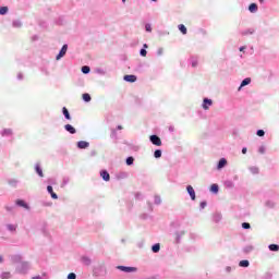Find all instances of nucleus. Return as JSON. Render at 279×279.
I'll return each instance as SVG.
<instances>
[{
	"mask_svg": "<svg viewBox=\"0 0 279 279\" xmlns=\"http://www.w3.org/2000/svg\"><path fill=\"white\" fill-rule=\"evenodd\" d=\"M149 141L153 145H156V147H160L162 145V140H160L158 135H150Z\"/></svg>",
	"mask_w": 279,
	"mask_h": 279,
	"instance_id": "obj_1",
	"label": "nucleus"
},
{
	"mask_svg": "<svg viewBox=\"0 0 279 279\" xmlns=\"http://www.w3.org/2000/svg\"><path fill=\"white\" fill-rule=\"evenodd\" d=\"M69 49L68 45H63L59 54L57 56V60H61V58H64V56H66V51Z\"/></svg>",
	"mask_w": 279,
	"mask_h": 279,
	"instance_id": "obj_2",
	"label": "nucleus"
},
{
	"mask_svg": "<svg viewBox=\"0 0 279 279\" xmlns=\"http://www.w3.org/2000/svg\"><path fill=\"white\" fill-rule=\"evenodd\" d=\"M120 271H124L125 274H132V271H136V267H126V266H118Z\"/></svg>",
	"mask_w": 279,
	"mask_h": 279,
	"instance_id": "obj_3",
	"label": "nucleus"
},
{
	"mask_svg": "<svg viewBox=\"0 0 279 279\" xmlns=\"http://www.w3.org/2000/svg\"><path fill=\"white\" fill-rule=\"evenodd\" d=\"M209 106H213V100L211 99H208V98H205L203 100V109L204 110H208L209 109Z\"/></svg>",
	"mask_w": 279,
	"mask_h": 279,
	"instance_id": "obj_4",
	"label": "nucleus"
},
{
	"mask_svg": "<svg viewBox=\"0 0 279 279\" xmlns=\"http://www.w3.org/2000/svg\"><path fill=\"white\" fill-rule=\"evenodd\" d=\"M89 145H90V144H89L88 142H86V141H80V142L77 143L78 149H86Z\"/></svg>",
	"mask_w": 279,
	"mask_h": 279,
	"instance_id": "obj_5",
	"label": "nucleus"
},
{
	"mask_svg": "<svg viewBox=\"0 0 279 279\" xmlns=\"http://www.w3.org/2000/svg\"><path fill=\"white\" fill-rule=\"evenodd\" d=\"M250 84H252V78H250V77L244 78V80L242 81L240 87H239V90H241V89L243 88V86H247V85H250Z\"/></svg>",
	"mask_w": 279,
	"mask_h": 279,
	"instance_id": "obj_6",
	"label": "nucleus"
},
{
	"mask_svg": "<svg viewBox=\"0 0 279 279\" xmlns=\"http://www.w3.org/2000/svg\"><path fill=\"white\" fill-rule=\"evenodd\" d=\"M186 190L191 199L195 201V190L191 185H187Z\"/></svg>",
	"mask_w": 279,
	"mask_h": 279,
	"instance_id": "obj_7",
	"label": "nucleus"
},
{
	"mask_svg": "<svg viewBox=\"0 0 279 279\" xmlns=\"http://www.w3.org/2000/svg\"><path fill=\"white\" fill-rule=\"evenodd\" d=\"M16 205L17 206H21L22 208H25L26 210H29V206L26 204V202L25 201H23V199H17L16 201Z\"/></svg>",
	"mask_w": 279,
	"mask_h": 279,
	"instance_id": "obj_8",
	"label": "nucleus"
},
{
	"mask_svg": "<svg viewBox=\"0 0 279 279\" xmlns=\"http://www.w3.org/2000/svg\"><path fill=\"white\" fill-rule=\"evenodd\" d=\"M47 191L51 195L52 199H58V194L53 192V187L51 185L47 186Z\"/></svg>",
	"mask_w": 279,
	"mask_h": 279,
	"instance_id": "obj_9",
	"label": "nucleus"
},
{
	"mask_svg": "<svg viewBox=\"0 0 279 279\" xmlns=\"http://www.w3.org/2000/svg\"><path fill=\"white\" fill-rule=\"evenodd\" d=\"M100 175L105 182H110V173H108V171H101Z\"/></svg>",
	"mask_w": 279,
	"mask_h": 279,
	"instance_id": "obj_10",
	"label": "nucleus"
},
{
	"mask_svg": "<svg viewBox=\"0 0 279 279\" xmlns=\"http://www.w3.org/2000/svg\"><path fill=\"white\" fill-rule=\"evenodd\" d=\"M228 165V160H226V158H221L218 162L217 168L218 169H223V167H226Z\"/></svg>",
	"mask_w": 279,
	"mask_h": 279,
	"instance_id": "obj_11",
	"label": "nucleus"
},
{
	"mask_svg": "<svg viewBox=\"0 0 279 279\" xmlns=\"http://www.w3.org/2000/svg\"><path fill=\"white\" fill-rule=\"evenodd\" d=\"M64 129L66 130V132H69L70 134H75L76 130L75 128H73V125L71 124H65Z\"/></svg>",
	"mask_w": 279,
	"mask_h": 279,
	"instance_id": "obj_12",
	"label": "nucleus"
},
{
	"mask_svg": "<svg viewBox=\"0 0 279 279\" xmlns=\"http://www.w3.org/2000/svg\"><path fill=\"white\" fill-rule=\"evenodd\" d=\"M124 81L134 83L136 82V75H124Z\"/></svg>",
	"mask_w": 279,
	"mask_h": 279,
	"instance_id": "obj_13",
	"label": "nucleus"
},
{
	"mask_svg": "<svg viewBox=\"0 0 279 279\" xmlns=\"http://www.w3.org/2000/svg\"><path fill=\"white\" fill-rule=\"evenodd\" d=\"M250 12L254 13L258 11V5L256 3H251L248 7Z\"/></svg>",
	"mask_w": 279,
	"mask_h": 279,
	"instance_id": "obj_14",
	"label": "nucleus"
},
{
	"mask_svg": "<svg viewBox=\"0 0 279 279\" xmlns=\"http://www.w3.org/2000/svg\"><path fill=\"white\" fill-rule=\"evenodd\" d=\"M62 111L65 119H68V121H71V113H69V109H66V107H63Z\"/></svg>",
	"mask_w": 279,
	"mask_h": 279,
	"instance_id": "obj_15",
	"label": "nucleus"
},
{
	"mask_svg": "<svg viewBox=\"0 0 279 279\" xmlns=\"http://www.w3.org/2000/svg\"><path fill=\"white\" fill-rule=\"evenodd\" d=\"M1 279H10L12 278V274L10 271H4L0 276Z\"/></svg>",
	"mask_w": 279,
	"mask_h": 279,
	"instance_id": "obj_16",
	"label": "nucleus"
},
{
	"mask_svg": "<svg viewBox=\"0 0 279 279\" xmlns=\"http://www.w3.org/2000/svg\"><path fill=\"white\" fill-rule=\"evenodd\" d=\"M270 252H278L279 251V245L278 244H270L269 246Z\"/></svg>",
	"mask_w": 279,
	"mask_h": 279,
	"instance_id": "obj_17",
	"label": "nucleus"
},
{
	"mask_svg": "<svg viewBox=\"0 0 279 279\" xmlns=\"http://www.w3.org/2000/svg\"><path fill=\"white\" fill-rule=\"evenodd\" d=\"M2 136H12V130L11 129H4L2 132Z\"/></svg>",
	"mask_w": 279,
	"mask_h": 279,
	"instance_id": "obj_18",
	"label": "nucleus"
},
{
	"mask_svg": "<svg viewBox=\"0 0 279 279\" xmlns=\"http://www.w3.org/2000/svg\"><path fill=\"white\" fill-rule=\"evenodd\" d=\"M210 191H211V193H219V185H217V184H211Z\"/></svg>",
	"mask_w": 279,
	"mask_h": 279,
	"instance_id": "obj_19",
	"label": "nucleus"
},
{
	"mask_svg": "<svg viewBox=\"0 0 279 279\" xmlns=\"http://www.w3.org/2000/svg\"><path fill=\"white\" fill-rule=\"evenodd\" d=\"M240 267H250V260L244 259L239 263Z\"/></svg>",
	"mask_w": 279,
	"mask_h": 279,
	"instance_id": "obj_20",
	"label": "nucleus"
},
{
	"mask_svg": "<svg viewBox=\"0 0 279 279\" xmlns=\"http://www.w3.org/2000/svg\"><path fill=\"white\" fill-rule=\"evenodd\" d=\"M179 31L183 34V35H186V26H184V24H180L179 25Z\"/></svg>",
	"mask_w": 279,
	"mask_h": 279,
	"instance_id": "obj_21",
	"label": "nucleus"
},
{
	"mask_svg": "<svg viewBox=\"0 0 279 279\" xmlns=\"http://www.w3.org/2000/svg\"><path fill=\"white\" fill-rule=\"evenodd\" d=\"M154 157L155 158H161L162 157V150H160V149L155 150Z\"/></svg>",
	"mask_w": 279,
	"mask_h": 279,
	"instance_id": "obj_22",
	"label": "nucleus"
},
{
	"mask_svg": "<svg viewBox=\"0 0 279 279\" xmlns=\"http://www.w3.org/2000/svg\"><path fill=\"white\" fill-rule=\"evenodd\" d=\"M151 251H153L155 254H157V252H160V244H155V245H153Z\"/></svg>",
	"mask_w": 279,
	"mask_h": 279,
	"instance_id": "obj_23",
	"label": "nucleus"
},
{
	"mask_svg": "<svg viewBox=\"0 0 279 279\" xmlns=\"http://www.w3.org/2000/svg\"><path fill=\"white\" fill-rule=\"evenodd\" d=\"M82 73H85V74L90 73V68L88 65H84L82 68Z\"/></svg>",
	"mask_w": 279,
	"mask_h": 279,
	"instance_id": "obj_24",
	"label": "nucleus"
},
{
	"mask_svg": "<svg viewBox=\"0 0 279 279\" xmlns=\"http://www.w3.org/2000/svg\"><path fill=\"white\" fill-rule=\"evenodd\" d=\"M0 14L1 15L8 14V7H1L0 8Z\"/></svg>",
	"mask_w": 279,
	"mask_h": 279,
	"instance_id": "obj_25",
	"label": "nucleus"
},
{
	"mask_svg": "<svg viewBox=\"0 0 279 279\" xmlns=\"http://www.w3.org/2000/svg\"><path fill=\"white\" fill-rule=\"evenodd\" d=\"M36 171H37L39 178H44L43 169H40V166H36Z\"/></svg>",
	"mask_w": 279,
	"mask_h": 279,
	"instance_id": "obj_26",
	"label": "nucleus"
},
{
	"mask_svg": "<svg viewBox=\"0 0 279 279\" xmlns=\"http://www.w3.org/2000/svg\"><path fill=\"white\" fill-rule=\"evenodd\" d=\"M84 101H90V94H83Z\"/></svg>",
	"mask_w": 279,
	"mask_h": 279,
	"instance_id": "obj_27",
	"label": "nucleus"
},
{
	"mask_svg": "<svg viewBox=\"0 0 279 279\" xmlns=\"http://www.w3.org/2000/svg\"><path fill=\"white\" fill-rule=\"evenodd\" d=\"M126 165H129V166L134 165V157H129L126 159Z\"/></svg>",
	"mask_w": 279,
	"mask_h": 279,
	"instance_id": "obj_28",
	"label": "nucleus"
},
{
	"mask_svg": "<svg viewBox=\"0 0 279 279\" xmlns=\"http://www.w3.org/2000/svg\"><path fill=\"white\" fill-rule=\"evenodd\" d=\"M242 228H244V230H250L251 228L250 222H243Z\"/></svg>",
	"mask_w": 279,
	"mask_h": 279,
	"instance_id": "obj_29",
	"label": "nucleus"
},
{
	"mask_svg": "<svg viewBox=\"0 0 279 279\" xmlns=\"http://www.w3.org/2000/svg\"><path fill=\"white\" fill-rule=\"evenodd\" d=\"M77 276L75 275V272H71L68 275V279H76Z\"/></svg>",
	"mask_w": 279,
	"mask_h": 279,
	"instance_id": "obj_30",
	"label": "nucleus"
},
{
	"mask_svg": "<svg viewBox=\"0 0 279 279\" xmlns=\"http://www.w3.org/2000/svg\"><path fill=\"white\" fill-rule=\"evenodd\" d=\"M8 229H9L11 232L16 231V227L13 226V225H9V226H8Z\"/></svg>",
	"mask_w": 279,
	"mask_h": 279,
	"instance_id": "obj_31",
	"label": "nucleus"
},
{
	"mask_svg": "<svg viewBox=\"0 0 279 279\" xmlns=\"http://www.w3.org/2000/svg\"><path fill=\"white\" fill-rule=\"evenodd\" d=\"M85 265H90V259L88 257H83Z\"/></svg>",
	"mask_w": 279,
	"mask_h": 279,
	"instance_id": "obj_32",
	"label": "nucleus"
},
{
	"mask_svg": "<svg viewBox=\"0 0 279 279\" xmlns=\"http://www.w3.org/2000/svg\"><path fill=\"white\" fill-rule=\"evenodd\" d=\"M257 136H265V131L264 130H258L257 131Z\"/></svg>",
	"mask_w": 279,
	"mask_h": 279,
	"instance_id": "obj_33",
	"label": "nucleus"
},
{
	"mask_svg": "<svg viewBox=\"0 0 279 279\" xmlns=\"http://www.w3.org/2000/svg\"><path fill=\"white\" fill-rule=\"evenodd\" d=\"M140 53L141 56H143V58H145L147 56V50L142 49Z\"/></svg>",
	"mask_w": 279,
	"mask_h": 279,
	"instance_id": "obj_34",
	"label": "nucleus"
},
{
	"mask_svg": "<svg viewBox=\"0 0 279 279\" xmlns=\"http://www.w3.org/2000/svg\"><path fill=\"white\" fill-rule=\"evenodd\" d=\"M146 32H151V25L146 24Z\"/></svg>",
	"mask_w": 279,
	"mask_h": 279,
	"instance_id": "obj_35",
	"label": "nucleus"
},
{
	"mask_svg": "<svg viewBox=\"0 0 279 279\" xmlns=\"http://www.w3.org/2000/svg\"><path fill=\"white\" fill-rule=\"evenodd\" d=\"M197 64H198L197 60H194V61L192 62V66H193V68L197 66Z\"/></svg>",
	"mask_w": 279,
	"mask_h": 279,
	"instance_id": "obj_36",
	"label": "nucleus"
},
{
	"mask_svg": "<svg viewBox=\"0 0 279 279\" xmlns=\"http://www.w3.org/2000/svg\"><path fill=\"white\" fill-rule=\"evenodd\" d=\"M202 208H206V202L201 203Z\"/></svg>",
	"mask_w": 279,
	"mask_h": 279,
	"instance_id": "obj_37",
	"label": "nucleus"
},
{
	"mask_svg": "<svg viewBox=\"0 0 279 279\" xmlns=\"http://www.w3.org/2000/svg\"><path fill=\"white\" fill-rule=\"evenodd\" d=\"M162 48H160L159 50H158V56H162Z\"/></svg>",
	"mask_w": 279,
	"mask_h": 279,
	"instance_id": "obj_38",
	"label": "nucleus"
},
{
	"mask_svg": "<svg viewBox=\"0 0 279 279\" xmlns=\"http://www.w3.org/2000/svg\"><path fill=\"white\" fill-rule=\"evenodd\" d=\"M242 154H247V148H242Z\"/></svg>",
	"mask_w": 279,
	"mask_h": 279,
	"instance_id": "obj_39",
	"label": "nucleus"
},
{
	"mask_svg": "<svg viewBox=\"0 0 279 279\" xmlns=\"http://www.w3.org/2000/svg\"><path fill=\"white\" fill-rule=\"evenodd\" d=\"M240 51H245V47H241V48H240Z\"/></svg>",
	"mask_w": 279,
	"mask_h": 279,
	"instance_id": "obj_40",
	"label": "nucleus"
},
{
	"mask_svg": "<svg viewBox=\"0 0 279 279\" xmlns=\"http://www.w3.org/2000/svg\"><path fill=\"white\" fill-rule=\"evenodd\" d=\"M0 263H3V256L0 255Z\"/></svg>",
	"mask_w": 279,
	"mask_h": 279,
	"instance_id": "obj_41",
	"label": "nucleus"
},
{
	"mask_svg": "<svg viewBox=\"0 0 279 279\" xmlns=\"http://www.w3.org/2000/svg\"><path fill=\"white\" fill-rule=\"evenodd\" d=\"M33 279H43V278H40V276H37V277H33Z\"/></svg>",
	"mask_w": 279,
	"mask_h": 279,
	"instance_id": "obj_42",
	"label": "nucleus"
},
{
	"mask_svg": "<svg viewBox=\"0 0 279 279\" xmlns=\"http://www.w3.org/2000/svg\"><path fill=\"white\" fill-rule=\"evenodd\" d=\"M118 130H123V126H121V125H118Z\"/></svg>",
	"mask_w": 279,
	"mask_h": 279,
	"instance_id": "obj_43",
	"label": "nucleus"
},
{
	"mask_svg": "<svg viewBox=\"0 0 279 279\" xmlns=\"http://www.w3.org/2000/svg\"><path fill=\"white\" fill-rule=\"evenodd\" d=\"M144 48L147 49V44H144Z\"/></svg>",
	"mask_w": 279,
	"mask_h": 279,
	"instance_id": "obj_44",
	"label": "nucleus"
},
{
	"mask_svg": "<svg viewBox=\"0 0 279 279\" xmlns=\"http://www.w3.org/2000/svg\"><path fill=\"white\" fill-rule=\"evenodd\" d=\"M23 265H24V267H27V263H24Z\"/></svg>",
	"mask_w": 279,
	"mask_h": 279,
	"instance_id": "obj_45",
	"label": "nucleus"
},
{
	"mask_svg": "<svg viewBox=\"0 0 279 279\" xmlns=\"http://www.w3.org/2000/svg\"><path fill=\"white\" fill-rule=\"evenodd\" d=\"M252 247H248L247 252H251Z\"/></svg>",
	"mask_w": 279,
	"mask_h": 279,
	"instance_id": "obj_46",
	"label": "nucleus"
},
{
	"mask_svg": "<svg viewBox=\"0 0 279 279\" xmlns=\"http://www.w3.org/2000/svg\"><path fill=\"white\" fill-rule=\"evenodd\" d=\"M123 3H125V0H122Z\"/></svg>",
	"mask_w": 279,
	"mask_h": 279,
	"instance_id": "obj_47",
	"label": "nucleus"
},
{
	"mask_svg": "<svg viewBox=\"0 0 279 279\" xmlns=\"http://www.w3.org/2000/svg\"><path fill=\"white\" fill-rule=\"evenodd\" d=\"M153 1H158V0H153Z\"/></svg>",
	"mask_w": 279,
	"mask_h": 279,
	"instance_id": "obj_48",
	"label": "nucleus"
},
{
	"mask_svg": "<svg viewBox=\"0 0 279 279\" xmlns=\"http://www.w3.org/2000/svg\"><path fill=\"white\" fill-rule=\"evenodd\" d=\"M260 2H263V0H259Z\"/></svg>",
	"mask_w": 279,
	"mask_h": 279,
	"instance_id": "obj_49",
	"label": "nucleus"
}]
</instances>
